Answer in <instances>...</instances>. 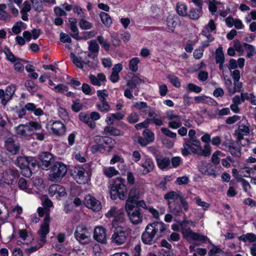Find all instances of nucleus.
Wrapping results in <instances>:
<instances>
[{
	"label": "nucleus",
	"mask_w": 256,
	"mask_h": 256,
	"mask_svg": "<svg viewBox=\"0 0 256 256\" xmlns=\"http://www.w3.org/2000/svg\"><path fill=\"white\" fill-rule=\"evenodd\" d=\"M166 229V227L162 222H154L148 224L142 236L143 242L146 244H152L154 238L162 236V233Z\"/></svg>",
	"instance_id": "f257e3e1"
},
{
	"label": "nucleus",
	"mask_w": 256,
	"mask_h": 256,
	"mask_svg": "<svg viewBox=\"0 0 256 256\" xmlns=\"http://www.w3.org/2000/svg\"><path fill=\"white\" fill-rule=\"evenodd\" d=\"M95 144L91 146L92 154L98 152L104 154L105 152H110L115 146L116 142L111 138L108 136H96L94 138Z\"/></svg>",
	"instance_id": "f03ea898"
},
{
	"label": "nucleus",
	"mask_w": 256,
	"mask_h": 256,
	"mask_svg": "<svg viewBox=\"0 0 256 256\" xmlns=\"http://www.w3.org/2000/svg\"><path fill=\"white\" fill-rule=\"evenodd\" d=\"M16 164L21 170L22 176L29 178L32 174V168L38 166L36 159L33 157L20 156L16 162Z\"/></svg>",
	"instance_id": "7ed1b4c3"
},
{
	"label": "nucleus",
	"mask_w": 256,
	"mask_h": 256,
	"mask_svg": "<svg viewBox=\"0 0 256 256\" xmlns=\"http://www.w3.org/2000/svg\"><path fill=\"white\" fill-rule=\"evenodd\" d=\"M188 224L195 226L194 222L191 220L180 222L182 232L185 238L189 242L196 241L202 243L206 241L208 239L206 236L194 232L190 228L187 227Z\"/></svg>",
	"instance_id": "20e7f679"
},
{
	"label": "nucleus",
	"mask_w": 256,
	"mask_h": 256,
	"mask_svg": "<svg viewBox=\"0 0 256 256\" xmlns=\"http://www.w3.org/2000/svg\"><path fill=\"white\" fill-rule=\"evenodd\" d=\"M117 180L120 183L116 184L111 188L110 198L114 200L118 198L124 200L126 198L128 192L126 186L124 184V180L122 178H118Z\"/></svg>",
	"instance_id": "39448f33"
},
{
	"label": "nucleus",
	"mask_w": 256,
	"mask_h": 256,
	"mask_svg": "<svg viewBox=\"0 0 256 256\" xmlns=\"http://www.w3.org/2000/svg\"><path fill=\"white\" fill-rule=\"evenodd\" d=\"M91 54L88 52H82L78 56L73 53L70 54V58L76 66L85 71L90 68L92 65L89 60Z\"/></svg>",
	"instance_id": "423d86ee"
},
{
	"label": "nucleus",
	"mask_w": 256,
	"mask_h": 256,
	"mask_svg": "<svg viewBox=\"0 0 256 256\" xmlns=\"http://www.w3.org/2000/svg\"><path fill=\"white\" fill-rule=\"evenodd\" d=\"M128 236L126 228L122 226H118L115 228L112 236L111 242L116 246H120L126 242Z\"/></svg>",
	"instance_id": "0eeeda50"
},
{
	"label": "nucleus",
	"mask_w": 256,
	"mask_h": 256,
	"mask_svg": "<svg viewBox=\"0 0 256 256\" xmlns=\"http://www.w3.org/2000/svg\"><path fill=\"white\" fill-rule=\"evenodd\" d=\"M67 172V167L64 164L56 162L50 170V179L52 182H58Z\"/></svg>",
	"instance_id": "6e6552de"
},
{
	"label": "nucleus",
	"mask_w": 256,
	"mask_h": 256,
	"mask_svg": "<svg viewBox=\"0 0 256 256\" xmlns=\"http://www.w3.org/2000/svg\"><path fill=\"white\" fill-rule=\"evenodd\" d=\"M74 234L76 240L82 244H88L90 241V234L84 224H80L78 226Z\"/></svg>",
	"instance_id": "1a4fd4ad"
},
{
	"label": "nucleus",
	"mask_w": 256,
	"mask_h": 256,
	"mask_svg": "<svg viewBox=\"0 0 256 256\" xmlns=\"http://www.w3.org/2000/svg\"><path fill=\"white\" fill-rule=\"evenodd\" d=\"M166 118L169 120L168 126L172 129H177L182 126V116L175 114L174 110L166 112Z\"/></svg>",
	"instance_id": "9d476101"
},
{
	"label": "nucleus",
	"mask_w": 256,
	"mask_h": 256,
	"mask_svg": "<svg viewBox=\"0 0 256 256\" xmlns=\"http://www.w3.org/2000/svg\"><path fill=\"white\" fill-rule=\"evenodd\" d=\"M50 196L54 197L58 200H62L67 196V192L64 186L57 184H52L48 188Z\"/></svg>",
	"instance_id": "9b49d317"
},
{
	"label": "nucleus",
	"mask_w": 256,
	"mask_h": 256,
	"mask_svg": "<svg viewBox=\"0 0 256 256\" xmlns=\"http://www.w3.org/2000/svg\"><path fill=\"white\" fill-rule=\"evenodd\" d=\"M125 209L132 222L138 224L142 222V216L134 206H125Z\"/></svg>",
	"instance_id": "f8f14e48"
},
{
	"label": "nucleus",
	"mask_w": 256,
	"mask_h": 256,
	"mask_svg": "<svg viewBox=\"0 0 256 256\" xmlns=\"http://www.w3.org/2000/svg\"><path fill=\"white\" fill-rule=\"evenodd\" d=\"M83 204L86 208L94 212H98L102 209L101 202L90 194L84 196Z\"/></svg>",
	"instance_id": "ddd939ff"
},
{
	"label": "nucleus",
	"mask_w": 256,
	"mask_h": 256,
	"mask_svg": "<svg viewBox=\"0 0 256 256\" xmlns=\"http://www.w3.org/2000/svg\"><path fill=\"white\" fill-rule=\"evenodd\" d=\"M144 194V190L136 187L132 188L128 192L125 206H134V202L141 198Z\"/></svg>",
	"instance_id": "4468645a"
},
{
	"label": "nucleus",
	"mask_w": 256,
	"mask_h": 256,
	"mask_svg": "<svg viewBox=\"0 0 256 256\" xmlns=\"http://www.w3.org/2000/svg\"><path fill=\"white\" fill-rule=\"evenodd\" d=\"M155 168L154 163L152 158L146 157L140 164L138 168L139 174L146 175L152 172Z\"/></svg>",
	"instance_id": "2eb2a0df"
},
{
	"label": "nucleus",
	"mask_w": 256,
	"mask_h": 256,
	"mask_svg": "<svg viewBox=\"0 0 256 256\" xmlns=\"http://www.w3.org/2000/svg\"><path fill=\"white\" fill-rule=\"evenodd\" d=\"M18 176L17 171L12 169H7L3 172L0 176V184H12L14 178Z\"/></svg>",
	"instance_id": "dca6fc26"
},
{
	"label": "nucleus",
	"mask_w": 256,
	"mask_h": 256,
	"mask_svg": "<svg viewBox=\"0 0 256 256\" xmlns=\"http://www.w3.org/2000/svg\"><path fill=\"white\" fill-rule=\"evenodd\" d=\"M106 216L108 218H114L112 224L116 226L117 221H122L124 220V213L122 210H118L116 207L112 206L106 214Z\"/></svg>",
	"instance_id": "f3484780"
},
{
	"label": "nucleus",
	"mask_w": 256,
	"mask_h": 256,
	"mask_svg": "<svg viewBox=\"0 0 256 256\" xmlns=\"http://www.w3.org/2000/svg\"><path fill=\"white\" fill-rule=\"evenodd\" d=\"M50 218L48 214H46L44 218V223L40 226L38 234L40 236V242L42 244H44L46 242V236L50 231Z\"/></svg>",
	"instance_id": "a211bd4d"
},
{
	"label": "nucleus",
	"mask_w": 256,
	"mask_h": 256,
	"mask_svg": "<svg viewBox=\"0 0 256 256\" xmlns=\"http://www.w3.org/2000/svg\"><path fill=\"white\" fill-rule=\"evenodd\" d=\"M74 178L77 183L84 184L87 182L89 177L87 174H86L84 169L80 166L76 167L74 170Z\"/></svg>",
	"instance_id": "6ab92c4d"
},
{
	"label": "nucleus",
	"mask_w": 256,
	"mask_h": 256,
	"mask_svg": "<svg viewBox=\"0 0 256 256\" xmlns=\"http://www.w3.org/2000/svg\"><path fill=\"white\" fill-rule=\"evenodd\" d=\"M94 238L98 242L106 244L107 242L106 229L102 226H96L94 230Z\"/></svg>",
	"instance_id": "aec40b11"
},
{
	"label": "nucleus",
	"mask_w": 256,
	"mask_h": 256,
	"mask_svg": "<svg viewBox=\"0 0 256 256\" xmlns=\"http://www.w3.org/2000/svg\"><path fill=\"white\" fill-rule=\"evenodd\" d=\"M16 134L22 138H28L31 135L30 132V128L27 125V124H20L15 128Z\"/></svg>",
	"instance_id": "412c9836"
},
{
	"label": "nucleus",
	"mask_w": 256,
	"mask_h": 256,
	"mask_svg": "<svg viewBox=\"0 0 256 256\" xmlns=\"http://www.w3.org/2000/svg\"><path fill=\"white\" fill-rule=\"evenodd\" d=\"M39 159L42 162V168L48 170L52 162L53 156L50 152H43L39 155Z\"/></svg>",
	"instance_id": "4be33fe9"
},
{
	"label": "nucleus",
	"mask_w": 256,
	"mask_h": 256,
	"mask_svg": "<svg viewBox=\"0 0 256 256\" xmlns=\"http://www.w3.org/2000/svg\"><path fill=\"white\" fill-rule=\"evenodd\" d=\"M32 180V184L31 189L34 191L33 194H38V192H42L44 189L45 186L42 178L35 177L33 178Z\"/></svg>",
	"instance_id": "5701e85b"
},
{
	"label": "nucleus",
	"mask_w": 256,
	"mask_h": 256,
	"mask_svg": "<svg viewBox=\"0 0 256 256\" xmlns=\"http://www.w3.org/2000/svg\"><path fill=\"white\" fill-rule=\"evenodd\" d=\"M51 130L52 132L57 136H62L66 132V127L64 124L60 121H56L51 124Z\"/></svg>",
	"instance_id": "b1692460"
},
{
	"label": "nucleus",
	"mask_w": 256,
	"mask_h": 256,
	"mask_svg": "<svg viewBox=\"0 0 256 256\" xmlns=\"http://www.w3.org/2000/svg\"><path fill=\"white\" fill-rule=\"evenodd\" d=\"M5 146L6 150L12 154H16L19 151V144L14 142L11 138H9L6 140Z\"/></svg>",
	"instance_id": "393cba45"
},
{
	"label": "nucleus",
	"mask_w": 256,
	"mask_h": 256,
	"mask_svg": "<svg viewBox=\"0 0 256 256\" xmlns=\"http://www.w3.org/2000/svg\"><path fill=\"white\" fill-rule=\"evenodd\" d=\"M194 146L187 143H184L183 148H182V154L184 156H187L188 154H198V148H194Z\"/></svg>",
	"instance_id": "a878e982"
},
{
	"label": "nucleus",
	"mask_w": 256,
	"mask_h": 256,
	"mask_svg": "<svg viewBox=\"0 0 256 256\" xmlns=\"http://www.w3.org/2000/svg\"><path fill=\"white\" fill-rule=\"evenodd\" d=\"M178 23V19L176 17L170 15L166 19V30L169 32H173Z\"/></svg>",
	"instance_id": "bb28decb"
},
{
	"label": "nucleus",
	"mask_w": 256,
	"mask_h": 256,
	"mask_svg": "<svg viewBox=\"0 0 256 256\" xmlns=\"http://www.w3.org/2000/svg\"><path fill=\"white\" fill-rule=\"evenodd\" d=\"M65 10L68 12H70L72 10L74 14H76L80 18L84 16V12L82 8L78 4H66L65 5Z\"/></svg>",
	"instance_id": "cd10ccee"
},
{
	"label": "nucleus",
	"mask_w": 256,
	"mask_h": 256,
	"mask_svg": "<svg viewBox=\"0 0 256 256\" xmlns=\"http://www.w3.org/2000/svg\"><path fill=\"white\" fill-rule=\"evenodd\" d=\"M216 29V25L213 20H210L208 24L204 28L202 32L206 37L211 36L212 32Z\"/></svg>",
	"instance_id": "c85d7f7f"
},
{
	"label": "nucleus",
	"mask_w": 256,
	"mask_h": 256,
	"mask_svg": "<svg viewBox=\"0 0 256 256\" xmlns=\"http://www.w3.org/2000/svg\"><path fill=\"white\" fill-rule=\"evenodd\" d=\"M250 132L249 126L243 124H240L236 133L237 134L238 139L240 140L244 136L248 135Z\"/></svg>",
	"instance_id": "c756f323"
},
{
	"label": "nucleus",
	"mask_w": 256,
	"mask_h": 256,
	"mask_svg": "<svg viewBox=\"0 0 256 256\" xmlns=\"http://www.w3.org/2000/svg\"><path fill=\"white\" fill-rule=\"evenodd\" d=\"M18 186L22 190L28 194H34V191L31 189L30 185L28 184L26 180L24 178H20L18 182Z\"/></svg>",
	"instance_id": "7c9ffc66"
},
{
	"label": "nucleus",
	"mask_w": 256,
	"mask_h": 256,
	"mask_svg": "<svg viewBox=\"0 0 256 256\" xmlns=\"http://www.w3.org/2000/svg\"><path fill=\"white\" fill-rule=\"evenodd\" d=\"M194 146L198 148V156H209L211 154L212 148L209 144H206L203 148L201 146L200 142L198 146Z\"/></svg>",
	"instance_id": "2f4dec72"
},
{
	"label": "nucleus",
	"mask_w": 256,
	"mask_h": 256,
	"mask_svg": "<svg viewBox=\"0 0 256 256\" xmlns=\"http://www.w3.org/2000/svg\"><path fill=\"white\" fill-rule=\"evenodd\" d=\"M133 106L135 108L142 116L147 114V109L149 108L147 104L144 102H138L134 103Z\"/></svg>",
	"instance_id": "473e14b6"
},
{
	"label": "nucleus",
	"mask_w": 256,
	"mask_h": 256,
	"mask_svg": "<svg viewBox=\"0 0 256 256\" xmlns=\"http://www.w3.org/2000/svg\"><path fill=\"white\" fill-rule=\"evenodd\" d=\"M89 78L93 85L100 86L102 82L105 80L106 76L103 74H98L97 76L94 75H90Z\"/></svg>",
	"instance_id": "72a5a7b5"
},
{
	"label": "nucleus",
	"mask_w": 256,
	"mask_h": 256,
	"mask_svg": "<svg viewBox=\"0 0 256 256\" xmlns=\"http://www.w3.org/2000/svg\"><path fill=\"white\" fill-rule=\"evenodd\" d=\"M70 24V28L72 32V36L73 38L78 39V30L77 27V20L74 18H70L68 20Z\"/></svg>",
	"instance_id": "f704fd0d"
},
{
	"label": "nucleus",
	"mask_w": 256,
	"mask_h": 256,
	"mask_svg": "<svg viewBox=\"0 0 256 256\" xmlns=\"http://www.w3.org/2000/svg\"><path fill=\"white\" fill-rule=\"evenodd\" d=\"M104 174L108 178H112L118 174V171L114 166H104L102 168Z\"/></svg>",
	"instance_id": "c9c22d12"
},
{
	"label": "nucleus",
	"mask_w": 256,
	"mask_h": 256,
	"mask_svg": "<svg viewBox=\"0 0 256 256\" xmlns=\"http://www.w3.org/2000/svg\"><path fill=\"white\" fill-rule=\"evenodd\" d=\"M25 108L30 112H33L36 116H40L44 114L43 111L40 108H37L33 103H28L25 105Z\"/></svg>",
	"instance_id": "e433bc0d"
},
{
	"label": "nucleus",
	"mask_w": 256,
	"mask_h": 256,
	"mask_svg": "<svg viewBox=\"0 0 256 256\" xmlns=\"http://www.w3.org/2000/svg\"><path fill=\"white\" fill-rule=\"evenodd\" d=\"M100 17L102 23L105 26L109 28L112 26V18L108 14L105 12H101L100 14Z\"/></svg>",
	"instance_id": "4c0bfd02"
},
{
	"label": "nucleus",
	"mask_w": 256,
	"mask_h": 256,
	"mask_svg": "<svg viewBox=\"0 0 256 256\" xmlns=\"http://www.w3.org/2000/svg\"><path fill=\"white\" fill-rule=\"evenodd\" d=\"M110 164H114L116 163H119L118 167L120 169L124 168L126 165L124 164V160L123 158L118 154H114L110 162Z\"/></svg>",
	"instance_id": "58836bf2"
},
{
	"label": "nucleus",
	"mask_w": 256,
	"mask_h": 256,
	"mask_svg": "<svg viewBox=\"0 0 256 256\" xmlns=\"http://www.w3.org/2000/svg\"><path fill=\"white\" fill-rule=\"evenodd\" d=\"M104 134L113 136H120L122 134L120 130L114 126H106L104 128Z\"/></svg>",
	"instance_id": "ea45409f"
},
{
	"label": "nucleus",
	"mask_w": 256,
	"mask_h": 256,
	"mask_svg": "<svg viewBox=\"0 0 256 256\" xmlns=\"http://www.w3.org/2000/svg\"><path fill=\"white\" fill-rule=\"evenodd\" d=\"M180 197L178 194L176 192H170L164 196V198L168 200L169 206H170L171 202L180 199Z\"/></svg>",
	"instance_id": "a19ab883"
},
{
	"label": "nucleus",
	"mask_w": 256,
	"mask_h": 256,
	"mask_svg": "<svg viewBox=\"0 0 256 256\" xmlns=\"http://www.w3.org/2000/svg\"><path fill=\"white\" fill-rule=\"evenodd\" d=\"M202 15V8L196 9L192 8L190 10L188 14V16L190 18L193 20H198Z\"/></svg>",
	"instance_id": "79ce46f5"
},
{
	"label": "nucleus",
	"mask_w": 256,
	"mask_h": 256,
	"mask_svg": "<svg viewBox=\"0 0 256 256\" xmlns=\"http://www.w3.org/2000/svg\"><path fill=\"white\" fill-rule=\"evenodd\" d=\"M69 4L68 3H64L60 4L59 6H56L54 8V12L58 16H66L67 13L65 10V5Z\"/></svg>",
	"instance_id": "37998d69"
},
{
	"label": "nucleus",
	"mask_w": 256,
	"mask_h": 256,
	"mask_svg": "<svg viewBox=\"0 0 256 256\" xmlns=\"http://www.w3.org/2000/svg\"><path fill=\"white\" fill-rule=\"evenodd\" d=\"M187 6L183 2H179L176 5L177 13L180 16H185L187 15Z\"/></svg>",
	"instance_id": "c03bdc74"
},
{
	"label": "nucleus",
	"mask_w": 256,
	"mask_h": 256,
	"mask_svg": "<svg viewBox=\"0 0 256 256\" xmlns=\"http://www.w3.org/2000/svg\"><path fill=\"white\" fill-rule=\"evenodd\" d=\"M196 130L192 129L190 130L188 133L190 142L192 145L194 146H198L200 144V141L196 138Z\"/></svg>",
	"instance_id": "a18cd8bd"
},
{
	"label": "nucleus",
	"mask_w": 256,
	"mask_h": 256,
	"mask_svg": "<svg viewBox=\"0 0 256 256\" xmlns=\"http://www.w3.org/2000/svg\"><path fill=\"white\" fill-rule=\"evenodd\" d=\"M158 166L162 170L167 168L170 164V160L168 158H160L157 159Z\"/></svg>",
	"instance_id": "49530a36"
},
{
	"label": "nucleus",
	"mask_w": 256,
	"mask_h": 256,
	"mask_svg": "<svg viewBox=\"0 0 256 256\" xmlns=\"http://www.w3.org/2000/svg\"><path fill=\"white\" fill-rule=\"evenodd\" d=\"M26 28V24L23 22H18L12 26V31L14 34H18Z\"/></svg>",
	"instance_id": "de8ad7c7"
},
{
	"label": "nucleus",
	"mask_w": 256,
	"mask_h": 256,
	"mask_svg": "<svg viewBox=\"0 0 256 256\" xmlns=\"http://www.w3.org/2000/svg\"><path fill=\"white\" fill-rule=\"evenodd\" d=\"M2 52L6 55V59L12 62H14L16 61V57L12 52L8 46H5L2 50Z\"/></svg>",
	"instance_id": "09e8293b"
},
{
	"label": "nucleus",
	"mask_w": 256,
	"mask_h": 256,
	"mask_svg": "<svg viewBox=\"0 0 256 256\" xmlns=\"http://www.w3.org/2000/svg\"><path fill=\"white\" fill-rule=\"evenodd\" d=\"M244 46L247 53L246 56L248 58H251L256 54V48L254 46L246 43H244Z\"/></svg>",
	"instance_id": "8fccbe9b"
},
{
	"label": "nucleus",
	"mask_w": 256,
	"mask_h": 256,
	"mask_svg": "<svg viewBox=\"0 0 256 256\" xmlns=\"http://www.w3.org/2000/svg\"><path fill=\"white\" fill-rule=\"evenodd\" d=\"M98 110L102 112H106L110 110V106L106 100H101L100 102L96 104Z\"/></svg>",
	"instance_id": "3c124183"
},
{
	"label": "nucleus",
	"mask_w": 256,
	"mask_h": 256,
	"mask_svg": "<svg viewBox=\"0 0 256 256\" xmlns=\"http://www.w3.org/2000/svg\"><path fill=\"white\" fill-rule=\"evenodd\" d=\"M140 60L138 58L135 57L132 58L129 62V68L134 72H136L138 70V64Z\"/></svg>",
	"instance_id": "603ef678"
},
{
	"label": "nucleus",
	"mask_w": 256,
	"mask_h": 256,
	"mask_svg": "<svg viewBox=\"0 0 256 256\" xmlns=\"http://www.w3.org/2000/svg\"><path fill=\"white\" fill-rule=\"evenodd\" d=\"M216 63L224 62V56L222 51V48L221 46L216 50Z\"/></svg>",
	"instance_id": "864d4df0"
},
{
	"label": "nucleus",
	"mask_w": 256,
	"mask_h": 256,
	"mask_svg": "<svg viewBox=\"0 0 256 256\" xmlns=\"http://www.w3.org/2000/svg\"><path fill=\"white\" fill-rule=\"evenodd\" d=\"M6 6L4 4H0V20H8L10 18V15L6 12Z\"/></svg>",
	"instance_id": "5fc2aeb1"
},
{
	"label": "nucleus",
	"mask_w": 256,
	"mask_h": 256,
	"mask_svg": "<svg viewBox=\"0 0 256 256\" xmlns=\"http://www.w3.org/2000/svg\"><path fill=\"white\" fill-rule=\"evenodd\" d=\"M170 82L175 87L180 88V82L178 78L174 74H170L166 76Z\"/></svg>",
	"instance_id": "6e6d98bb"
},
{
	"label": "nucleus",
	"mask_w": 256,
	"mask_h": 256,
	"mask_svg": "<svg viewBox=\"0 0 256 256\" xmlns=\"http://www.w3.org/2000/svg\"><path fill=\"white\" fill-rule=\"evenodd\" d=\"M234 48L235 50L238 53L239 56L242 55L245 50V46L244 44H242L239 40H234Z\"/></svg>",
	"instance_id": "4d7b16f0"
},
{
	"label": "nucleus",
	"mask_w": 256,
	"mask_h": 256,
	"mask_svg": "<svg viewBox=\"0 0 256 256\" xmlns=\"http://www.w3.org/2000/svg\"><path fill=\"white\" fill-rule=\"evenodd\" d=\"M142 136L148 141L150 143L154 142V135L149 129H146L142 132Z\"/></svg>",
	"instance_id": "13d9d810"
},
{
	"label": "nucleus",
	"mask_w": 256,
	"mask_h": 256,
	"mask_svg": "<svg viewBox=\"0 0 256 256\" xmlns=\"http://www.w3.org/2000/svg\"><path fill=\"white\" fill-rule=\"evenodd\" d=\"M221 2L216 0H210L208 2V9L212 14H214L217 10V6L221 4Z\"/></svg>",
	"instance_id": "bf43d9fd"
},
{
	"label": "nucleus",
	"mask_w": 256,
	"mask_h": 256,
	"mask_svg": "<svg viewBox=\"0 0 256 256\" xmlns=\"http://www.w3.org/2000/svg\"><path fill=\"white\" fill-rule=\"evenodd\" d=\"M32 7L36 12H40L43 9L41 0H30Z\"/></svg>",
	"instance_id": "052dcab7"
},
{
	"label": "nucleus",
	"mask_w": 256,
	"mask_h": 256,
	"mask_svg": "<svg viewBox=\"0 0 256 256\" xmlns=\"http://www.w3.org/2000/svg\"><path fill=\"white\" fill-rule=\"evenodd\" d=\"M28 126L30 128V134L34 130H40L42 128L40 123L36 122H30L26 123Z\"/></svg>",
	"instance_id": "680f3d73"
},
{
	"label": "nucleus",
	"mask_w": 256,
	"mask_h": 256,
	"mask_svg": "<svg viewBox=\"0 0 256 256\" xmlns=\"http://www.w3.org/2000/svg\"><path fill=\"white\" fill-rule=\"evenodd\" d=\"M242 88V84L238 81L234 82V87L232 88V90H230L229 96H231L234 94L236 92H238L241 91Z\"/></svg>",
	"instance_id": "e2e57ef3"
},
{
	"label": "nucleus",
	"mask_w": 256,
	"mask_h": 256,
	"mask_svg": "<svg viewBox=\"0 0 256 256\" xmlns=\"http://www.w3.org/2000/svg\"><path fill=\"white\" fill-rule=\"evenodd\" d=\"M139 120V114L136 112L130 114L127 117V120L130 124H135L138 122Z\"/></svg>",
	"instance_id": "0e129e2a"
},
{
	"label": "nucleus",
	"mask_w": 256,
	"mask_h": 256,
	"mask_svg": "<svg viewBox=\"0 0 256 256\" xmlns=\"http://www.w3.org/2000/svg\"><path fill=\"white\" fill-rule=\"evenodd\" d=\"M240 239L244 242L248 240L250 242H254L256 241V235L248 233L241 236Z\"/></svg>",
	"instance_id": "69168bd1"
},
{
	"label": "nucleus",
	"mask_w": 256,
	"mask_h": 256,
	"mask_svg": "<svg viewBox=\"0 0 256 256\" xmlns=\"http://www.w3.org/2000/svg\"><path fill=\"white\" fill-rule=\"evenodd\" d=\"M140 82V80L138 77H133L131 80L127 82V86L129 89H132L134 88Z\"/></svg>",
	"instance_id": "338daca9"
},
{
	"label": "nucleus",
	"mask_w": 256,
	"mask_h": 256,
	"mask_svg": "<svg viewBox=\"0 0 256 256\" xmlns=\"http://www.w3.org/2000/svg\"><path fill=\"white\" fill-rule=\"evenodd\" d=\"M12 98L8 94H6L3 90H0V98L3 106H5L7 102Z\"/></svg>",
	"instance_id": "774afa93"
}]
</instances>
